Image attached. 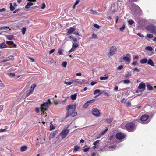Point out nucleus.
Masks as SVG:
<instances>
[{
  "label": "nucleus",
  "mask_w": 156,
  "mask_h": 156,
  "mask_svg": "<svg viewBox=\"0 0 156 156\" xmlns=\"http://www.w3.org/2000/svg\"><path fill=\"white\" fill-rule=\"evenodd\" d=\"M97 93H99V94L98 95H96L95 96V97H97L101 94V93H100V90L97 89L96 90L94 91V95L96 94Z\"/></svg>",
  "instance_id": "20"
},
{
  "label": "nucleus",
  "mask_w": 156,
  "mask_h": 156,
  "mask_svg": "<svg viewBox=\"0 0 156 156\" xmlns=\"http://www.w3.org/2000/svg\"><path fill=\"white\" fill-rule=\"evenodd\" d=\"M90 149V148L89 147H88L87 148H85V149H83V151H84V152H87Z\"/></svg>",
  "instance_id": "54"
},
{
  "label": "nucleus",
  "mask_w": 156,
  "mask_h": 156,
  "mask_svg": "<svg viewBox=\"0 0 156 156\" xmlns=\"http://www.w3.org/2000/svg\"><path fill=\"white\" fill-rule=\"evenodd\" d=\"M26 30V28L25 27H23L22 28V32L23 35H24L25 33Z\"/></svg>",
  "instance_id": "39"
},
{
  "label": "nucleus",
  "mask_w": 156,
  "mask_h": 156,
  "mask_svg": "<svg viewBox=\"0 0 156 156\" xmlns=\"http://www.w3.org/2000/svg\"><path fill=\"white\" fill-rule=\"evenodd\" d=\"M33 91L31 90L30 89L29 91H27V94L26 95V97H28L31 94Z\"/></svg>",
  "instance_id": "28"
},
{
  "label": "nucleus",
  "mask_w": 156,
  "mask_h": 156,
  "mask_svg": "<svg viewBox=\"0 0 156 156\" xmlns=\"http://www.w3.org/2000/svg\"><path fill=\"white\" fill-rule=\"evenodd\" d=\"M147 37L150 38H152L153 37V35L151 34H147Z\"/></svg>",
  "instance_id": "44"
},
{
  "label": "nucleus",
  "mask_w": 156,
  "mask_h": 156,
  "mask_svg": "<svg viewBox=\"0 0 156 156\" xmlns=\"http://www.w3.org/2000/svg\"><path fill=\"white\" fill-rule=\"evenodd\" d=\"M117 49L116 47L115 46H113L111 47L109 52L108 54V56L109 57L112 56L116 51Z\"/></svg>",
  "instance_id": "6"
},
{
  "label": "nucleus",
  "mask_w": 156,
  "mask_h": 156,
  "mask_svg": "<svg viewBox=\"0 0 156 156\" xmlns=\"http://www.w3.org/2000/svg\"><path fill=\"white\" fill-rule=\"evenodd\" d=\"M6 44L8 45H13V47L14 48H16L17 45L14 43L12 41H7Z\"/></svg>",
  "instance_id": "19"
},
{
  "label": "nucleus",
  "mask_w": 156,
  "mask_h": 156,
  "mask_svg": "<svg viewBox=\"0 0 156 156\" xmlns=\"http://www.w3.org/2000/svg\"><path fill=\"white\" fill-rule=\"evenodd\" d=\"M94 26L96 28L99 29L100 28V26L97 24H94Z\"/></svg>",
  "instance_id": "49"
},
{
  "label": "nucleus",
  "mask_w": 156,
  "mask_h": 156,
  "mask_svg": "<svg viewBox=\"0 0 156 156\" xmlns=\"http://www.w3.org/2000/svg\"><path fill=\"white\" fill-rule=\"evenodd\" d=\"M67 33L69 34L74 32L76 29L75 28H73V27H71L69 29H67Z\"/></svg>",
  "instance_id": "16"
},
{
  "label": "nucleus",
  "mask_w": 156,
  "mask_h": 156,
  "mask_svg": "<svg viewBox=\"0 0 156 156\" xmlns=\"http://www.w3.org/2000/svg\"><path fill=\"white\" fill-rule=\"evenodd\" d=\"M90 11L92 12V14H93L95 15L98 14V12L96 11H94L92 9H91L90 10Z\"/></svg>",
  "instance_id": "43"
},
{
  "label": "nucleus",
  "mask_w": 156,
  "mask_h": 156,
  "mask_svg": "<svg viewBox=\"0 0 156 156\" xmlns=\"http://www.w3.org/2000/svg\"><path fill=\"white\" fill-rule=\"evenodd\" d=\"M77 114V112L75 111H69L67 112L66 114V117H67L69 116H71L72 117H74L76 116Z\"/></svg>",
  "instance_id": "12"
},
{
  "label": "nucleus",
  "mask_w": 156,
  "mask_h": 156,
  "mask_svg": "<svg viewBox=\"0 0 156 156\" xmlns=\"http://www.w3.org/2000/svg\"><path fill=\"white\" fill-rule=\"evenodd\" d=\"M37 85L35 84H33L32 85L30 90H32V91H34V88H35V87H36Z\"/></svg>",
  "instance_id": "34"
},
{
  "label": "nucleus",
  "mask_w": 156,
  "mask_h": 156,
  "mask_svg": "<svg viewBox=\"0 0 156 156\" xmlns=\"http://www.w3.org/2000/svg\"><path fill=\"white\" fill-rule=\"evenodd\" d=\"M147 62L148 64L152 66H154V62L151 59H150L148 60H147Z\"/></svg>",
  "instance_id": "21"
},
{
  "label": "nucleus",
  "mask_w": 156,
  "mask_h": 156,
  "mask_svg": "<svg viewBox=\"0 0 156 156\" xmlns=\"http://www.w3.org/2000/svg\"><path fill=\"white\" fill-rule=\"evenodd\" d=\"M97 83V82H94V81L92 82L91 83V85L92 86H93L94 85L96 84Z\"/></svg>",
  "instance_id": "61"
},
{
  "label": "nucleus",
  "mask_w": 156,
  "mask_h": 156,
  "mask_svg": "<svg viewBox=\"0 0 156 156\" xmlns=\"http://www.w3.org/2000/svg\"><path fill=\"white\" fill-rule=\"evenodd\" d=\"M138 88L139 89H143V91L145 89V84L143 82H141L140 83Z\"/></svg>",
  "instance_id": "17"
},
{
  "label": "nucleus",
  "mask_w": 156,
  "mask_h": 156,
  "mask_svg": "<svg viewBox=\"0 0 156 156\" xmlns=\"http://www.w3.org/2000/svg\"><path fill=\"white\" fill-rule=\"evenodd\" d=\"M132 8L135 15L142 13V10L137 5L134 3H133L132 5Z\"/></svg>",
  "instance_id": "3"
},
{
  "label": "nucleus",
  "mask_w": 156,
  "mask_h": 156,
  "mask_svg": "<svg viewBox=\"0 0 156 156\" xmlns=\"http://www.w3.org/2000/svg\"><path fill=\"white\" fill-rule=\"evenodd\" d=\"M55 51V49H53L52 50H51L49 52V54H51V53L54 52Z\"/></svg>",
  "instance_id": "59"
},
{
  "label": "nucleus",
  "mask_w": 156,
  "mask_h": 156,
  "mask_svg": "<svg viewBox=\"0 0 156 156\" xmlns=\"http://www.w3.org/2000/svg\"><path fill=\"white\" fill-rule=\"evenodd\" d=\"M7 58H8V60H13L14 59V56L13 55H10Z\"/></svg>",
  "instance_id": "36"
},
{
  "label": "nucleus",
  "mask_w": 156,
  "mask_h": 156,
  "mask_svg": "<svg viewBox=\"0 0 156 156\" xmlns=\"http://www.w3.org/2000/svg\"><path fill=\"white\" fill-rule=\"evenodd\" d=\"M92 113L95 116L98 117L100 116V112L99 110L96 108H94L92 109Z\"/></svg>",
  "instance_id": "7"
},
{
  "label": "nucleus",
  "mask_w": 156,
  "mask_h": 156,
  "mask_svg": "<svg viewBox=\"0 0 156 156\" xmlns=\"http://www.w3.org/2000/svg\"><path fill=\"white\" fill-rule=\"evenodd\" d=\"M10 10L11 11H13L15 9L14 6L12 5V3H10Z\"/></svg>",
  "instance_id": "31"
},
{
  "label": "nucleus",
  "mask_w": 156,
  "mask_h": 156,
  "mask_svg": "<svg viewBox=\"0 0 156 156\" xmlns=\"http://www.w3.org/2000/svg\"><path fill=\"white\" fill-rule=\"evenodd\" d=\"M76 108V105L75 104L69 105L67 108V112L69 111H71V112L74 111L75 110Z\"/></svg>",
  "instance_id": "11"
},
{
  "label": "nucleus",
  "mask_w": 156,
  "mask_h": 156,
  "mask_svg": "<svg viewBox=\"0 0 156 156\" xmlns=\"http://www.w3.org/2000/svg\"><path fill=\"white\" fill-rule=\"evenodd\" d=\"M67 64V62H64L62 63V65L63 67H66V66Z\"/></svg>",
  "instance_id": "50"
},
{
  "label": "nucleus",
  "mask_w": 156,
  "mask_h": 156,
  "mask_svg": "<svg viewBox=\"0 0 156 156\" xmlns=\"http://www.w3.org/2000/svg\"><path fill=\"white\" fill-rule=\"evenodd\" d=\"M51 104V102L50 99H48L47 101L41 105L40 109L41 110L47 111L48 108Z\"/></svg>",
  "instance_id": "2"
},
{
  "label": "nucleus",
  "mask_w": 156,
  "mask_h": 156,
  "mask_svg": "<svg viewBox=\"0 0 156 156\" xmlns=\"http://www.w3.org/2000/svg\"><path fill=\"white\" fill-rule=\"evenodd\" d=\"M145 29L150 32L156 34V27L153 25H148L145 27Z\"/></svg>",
  "instance_id": "4"
},
{
  "label": "nucleus",
  "mask_w": 156,
  "mask_h": 156,
  "mask_svg": "<svg viewBox=\"0 0 156 156\" xmlns=\"http://www.w3.org/2000/svg\"><path fill=\"white\" fill-rule=\"evenodd\" d=\"M55 126H53V125L52 124L51 122L50 123V130H53L55 129Z\"/></svg>",
  "instance_id": "38"
},
{
  "label": "nucleus",
  "mask_w": 156,
  "mask_h": 156,
  "mask_svg": "<svg viewBox=\"0 0 156 156\" xmlns=\"http://www.w3.org/2000/svg\"><path fill=\"white\" fill-rule=\"evenodd\" d=\"M125 28V25L124 24L122 25V27H120L119 28V30H120L121 31H122L124 30Z\"/></svg>",
  "instance_id": "45"
},
{
  "label": "nucleus",
  "mask_w": 156,
  "mask_h": 156,
  "mask_svg": "<svg viewBox=\"0 0 156 156\" xmlns=\"http://www.w3.org/2000/svg\"><path fill=\"white\" fill-rule=\"evenodd\" d=\"M137 62L136 61H134L132 63V65L136 66L137 65Z\"/></svg>",
  "instance_id": "55"
},
{
  "label": "nucleus",
  "mask_w": 156,
  "mask_h": 156,
  "mask_svg": "<svg viewBox=\"0 0 156 156\" xmlns=\"http://www.w3.org/2000/svg\"><path fill=\"white\" fill-rule=\"evenodd\" d=\"M6 37L7 39L9 40H11L14 39V36L13 35H9Z\"/></svg>",
  "instance_id": "26"
},
{
  "label": "nucleus",
  "mask_w": 156,
  "mask_h": 156,
  "mask_svg": "<svg viewBox=\"0 0 156 156\" xmlns=\"http://www.w3.org/2000/svg\"><path fill=\"white\" fill-rule=\"evenodd\" d=\"M145 49L146 50H147L151 52L150 54L149 55H151L154 53V50H153L152 47L151 46H147L145 48Z\"/></svg>",
  "instance_id": "15"
},
{
  "label": "nucleus",
  "mask_w": 156,
  "mask_h": 156,
  "mask_svg": "<svg viewBox=\"0 0 156 156\" xmlns=\"http://www.w3.org/2000/svg\"><path fill=\"white\" fill-rule=\"evenodd\" d=\"M108 76H105V77L102 76V77H100V79L101 80H105L108 79Z\"/></svg>",
  "instance_id": "42"
},
{
  "label": "nucleus",
  "mask_w": 156,
  "mask_h": 156,
  "mask_svg": "<svg viewBox=\"0 0 156 156\" xmlns=\"http://www.w3.org/2000/svg\"><path fill=\"white\" fill-rule=\"evenodd\" d=\"M35 111L37 113H39L40 110L39 108L38 107H37L35 108Z\"/></svg>",
  "instance_id": "58"
},
{
  "label": "nucleus",
  "mask_w": 156,
  "mask_h": 156,
  "mask_svg": "<svg viewBox=\"0 0 156 156\" xmlns=\"http://www.w3.org/2000/svg\"><path fill=\"white\" fill-rule=\"evenodd\" d=\"M113 120L112 118H108L106 120V122L108 123L111 122Z\"/></svg>",
  "instance_id": "32"
},
{
  "label": "nucleus",
  "mask_w": 156,
  "mask_h": 156,
  "mask_svg": "<svg viewBox=\"0 0 156 156\" xmlns=\"http://www.w3.org/2000/svg\"><path fill=\"white\" fill-rule=\"evenodd\" d=\"M33 4L31 2H28L27 5L25 6V8L26 9H28L30 8V6H33Z\"/></svg>",
  "instance_id": "23"
},
{
  "label": "nucleus",
  "mask_w": 156,
  "mask_h": 156,
  "mask_svg": "<svg viewBox=\"0 0 156 156\" xmlns=\"http://www.w3.org/2000/svg\"><path fill=\"white\" fill-rule=\"evenodd\" d=\"M128 73L129 72H128ZM131 76V74L130 73H128L125 75V77L126 78H130Z\"/></svg>",
  "instance_id": "41"
},
{
  "label": "nucleus",
  "mask_w": 156,
  "mask_h": 156,
  "mask_svg": "<svg viewBox=\"0 0 156 156\" xmlns=\"http://www.w3.org/2000/svg\"><path fill=\"white\" fill-rule=\"evenodd\" d=\"M77 93H75L73 95H72L70 96V97L72 100H76V98Z\"/></svg>",
  "instance_id": "27"
},
{
  "label": "nucleus",
  "mask_w": 156,
  "mask_h": 156,
  "mask_svg": "<svg viewBox=\"0 0 156 156\" xmlns=\"http://www.w3.org/2000/svg\"><path fill=\"white\" fill-rule=\"evenodd\" d=\"M147 86L148 89L149 90H153V87L150 84H148L147 85Z\"/></svg>",
  "instance_id": "30"
},
{
  "label": "nucleus",
  "mask_w": 156,
  "mask_h": 156,
  "mask_svg": "<svg viewBox=\"0 0 156 156\" xmlns=\"http://www.w3.org/2000/svg\"><path fill=\"white\" fill-rule=\"evenodd\" d=\"M137 35L140 37H144L143 35L140 33H138L137 34Z\"/></svg>",
  "instance_id": "62"
},
{
  "label": "nucleus",
  "mask_w": 156,
  "mask_h": 156,
  "mask_svg": "<svg viewBox=\"0 0 156 156\" xmlns=\"http://www.w3.org/2000/svg\"><path fill=\"white\" fill-rule=\"evenodd\" d=\"M7 47V45L5 43L3 42L0 44V49H2L4 48H6Z\"/></svg>",
  "instance_id": "25"
},
{
  "label": "nucleus",
  "mask_w": 156,
  "mask_h": 156,
  "mask_svg": "<svg viewBox=\"0 0 156 156\" xmlns=\"http://www.w3.org/2000/svg\"><path fill=\"white\" fill-rule=\"evenodd\" d=\"M74 147V151H77L79 149V147L77 145L75 146Z\"/></svg>",
  "instance_id": "48"
},
{
  "label": "nucleus",
  "mask_w": 156,
  "mask_h": 156,
  "mask_svg": "<svg viewBox=\"0 0 156 156\" xmlns=\"http://www.w3.org/2000/svg\"><path fill=\"white\" fill-rule=\"evenodd\" d=\"M108 129V128H106L102 132L100 133L101 136H102L105 134L106 133V132L107 131Z\"/></svg>",
  "instance_id": "29"
},
{
  "label": "nucleus",
  "mask_w": 156,
  "mask_h": 156,
  "mask_svg": "<svg viewBox=\"0 0 156 156\" xmlns=\"http://www.w3.org/2000/svg\"><path fill=\"white\" fill-rule=\"evenodd\" d=\"M9 28V27H7V26H2L0 28V29H5L6 28Z\"/></svg>",
  "instance_id": "57"
},
{
  "label": "nucleus",
  "mask_w": 156,
  "mask_h": 156,
  "mask_svg": "<svg viewBox=\"0 0 156 156\" xmlns=\"http://www.w3.org/2000/svg\"><path fill=\"white\" fill-rule=\"evenodd\" d=\"M126 136L121 132H119L116 135V137L118 140H121L124 139Z\"/></svg>",
  "instance_id": "10"
},
{
  "label": "nucleus",
  "mask_w": 156,
  "mask_h": 156,
  "mask_svg": "<svg viewBox=\"0 0 156 156\" xmlns=\"http://www.w3.org/2000/svg\"><path fill=\"white\" fill-rule=\"evenodd\" d=\"M58 130H57L52 132L49 136L50 137L52 138H53L58 133Z\"/></svg>",
  "instance_id": "18"
},
{
  "label": "nucleus",
  "mask_w": 156,
  "mask_h": 156,
  "mask_svg": "<svg viewBox=\"0 0 156 156\" xmlns=\"http://www.w3.org/2000/svg\"><path fill=\"white\" fill-rule=\"evenodd\" d=\"M123 67L124 66L123 65H120L118 66L117 68V69L121 70L123 68Z\"/></svg>",
  "instance_id": "51"
},
{
  "label": "nucleus",
  "mask_w": 156,
  "mask_h": 156,
  "mask_svg": "<svg viewBox=\"0 0 156 156\" xmlns=\"http://www.w3.org/2000/svg\"><path fill=\"white\" fill-rule=\"evenodd\" d=\"M54 104H55V105H57L58 104L60 103H59V101L56 100H55L54 101Z\"/></svg>",
  "instance_id": "56"
},
{
  "label": "nucleus",
  "mask_w": 156,
  "mask_h": 156,
  "mask_svg": "<svg viewBox=\"0 0 156 156\" xmlns=\"http://www.w3.org/2000/svg\"><path fill=\"white\" fill-rule=\"evenodd\" d=\"M126 129L129 132H132L136 129V125L133 122H129L125 126Z\"/></svg>",
  "instance_id": "1"
},
{
  "label": "nucleus",
  "mask_w": 156,
  "mask_h": 156,
  "mask_svg": "<svg viewBox=\"0 0 156 156\" xmlns=\"http://www.w3.org/2000/svg\"><path fill=\"white\" fill-rule=\"evenodd\" d=\"M58 53L59 55H63V54L62 53V49L61 48H59L58 49Z\"/></svg>",
  "instance_id": "37"
},
{
  "label": "nucleus",
  "mask_w": 156,
  "mask_h": 156,
  "mask_svg": "<svg viewBox=\"0 0 156 156\" xmlns=\"http://www.w3.org/2000/svg\"><path fill=\"white\" fill-rule=\"evenodd\" d=\"M71 81H72V84H74L76 85L78 84L81 85L83 84L82 83L81 81H79V79L73 80Z\"/></svg>",
  "instance_id": "14"
},
{
  "label": "nucleus",
  "mask_w": 156,
  "mask_h": 156,
  "mask_svg": "<svg viewBox=\"0 0 156 156\" xmlns=\"http://www.w3.org/2000/svg\"><path fill=\"white\" fill-rule=\"evenodd\" d=\"M64 83L65 84H66L67 85H71V84H72V81L71 82L66 81L64 82Z\"/></svg>",
  "instance_id": "47"
},
{
  "label": "nucleus",
  "mask_w": 156,
  "mask_h": 156,
  "mask_svg": "<svg viewBox=\"0 0 156 156\" xmlns=\"http://www.w3.org/2000/svg\"><path fill=\"white\" fill-rule=\"evenodd\" d=\"M126 56L123 57L122 59L126 62L128 63H129L131 62V56L129 53H127L126 54Z\"/></svg>",
  "instance_id": "8"
},
{
  "label": "nucleus",
  "mask_w": 156,
  "mask_h": 156,
  "mask_svg": "<svg viewBox=\"0 0 156 156\" xmlns=\"http://www.w3.org/2000/svg\"><path fill=\"white\" fill-rule=\"evenodd\" d=\"M147 59L146 58H144L142 59L140 62V63L141 64H145L147 62Z\"/></svg>",
  "instance_id": "24"
},
{
  "label": "nucleus",
  "mask_w": 156,
  "mask_h": 156,
  "mask_svg": "<svg viewBox=\"0 0 156 156\" xmlns=\"http://www.w3.org/2000/svg\"><path fill=\"white\" fill-rule=\"evenodd\" d=\"M115 139V136L114 135H111L109 137V140H112Z\"/></svg>",
  "instance_id": "40"
},
{
  "label": "nucleus",
  "mask_w": 156,
  "mask_h": 156,
  "mask_svg": "<svg viewBox=\"0 0 156 156\" xmlns=\"http://www.w3.org/2000/svg\"><path fill=\"white\" fill-rule=\"evenodd\" d=\"M46 6L45 4L44 3H43L42 4V6L41 7V9H44L45 8Z\"/></svg>",
  "instance_id": "60"
},
{
  "label": "nucleus",
  "mask_w": 156,
  "mask_h": 156,
  "mask_svg": "<svg viewBox=\"0 0 156 156\" xmlns=\"http://www.w3.org/2000/svg\"><path fill=\"white\" fill-rule=\"evenodd\" d=\"M69 132V129H64L62 130L60 133V135L61 136L62 139H64Z\"/></svg>",
  "instance_id": "9"
},
{
  "label": "nucleus",
  "mask_w": 156,
  "mask_h": 156,
  "mask_svg": "<svg viewBox=\"0 0 156 156\" xmlns=\"http://www.w3.org/2000/svg\"><path fill=\"white\" fill-rule=\"evenodd\" d=\"M27 147L26 146H23L20 148V150L21 152H23L27 150Z\"/></svg>",
  "instance_id": "22"
},
{
  "label": "nucleus",
  "mask_w": 156,
  "mask_h": 156,
  "mask_svg": "<svg viewBox=\"0 0 156 156\" xmlns=\"http://www.w3.org/2000/svg\"><path fill=\"white\" fill-rule=\"evenodd\" d=\"M79 46V44L78 43H74L72 45V48L69 51V53H70L71 52L75 51V48H77Z\"/></svg>",
  "instance_id": "13"
},
{
  "label": "nucleus",
  "mask_w": 156,
  "mask_h": 156,
  "mask_svg": "<svg viewBox=\"0 0 156 156\" xmlns=\"http://www.w3.org/2000/svg\"><path fill=\"white\" fill-rule=\"evenodd\" d=\"M130 83V81L129 80L126 79L123 81V83L124 84H128Z\"/></svg>",
  "instance_id": "33"
},
{
  "label": "nucleus",
  "mask_w": 156,
  "mask_h": 156,
  "mask_svg": "<svg viewBox=\"0 0 156 156\" xmlns=\"http://www.w3.org/2000/svg\"><path fill=\"white\" fill-rule=\"evenodd\" d=\"M128 23L129 24L132 25L134 23V22L133 20H130L128 21Z\"/></svg>",
  "instance_id": "46"
},
{
  "label": "nucleus",
  "mask_w": 156,
  "mask_h": 156,
  "mask_svg": "<svg viewBox=\"0 0 156 156\" xmlns=\"http://www.w3.org/2000/svg\"><path fill=\"white\" fill-rule=\"evenodd\" d=\"M133 70L134 71H136L137 72H139V70L137 67L133 69Z\"/></svg>",
  "instance_id": "63"
},
{
  "label": "nucleus",
  "mask_w": 156,
  "mask_h": 156,
  "mask_svg": "<svg viewBox=\"0 0 156 156\" xmlns=\"http://www.w3.org/2000/svg\"><path fill=\"white\" fill-rule=\"evenodd\" d=\"M97 37V35L94 33H93L92 35V38H96Z\"/></svg>",
  "instance_id": "52"
},
{
  "label": "nucleus",
  "mask_w": 156,
  "mask_h": 156,
  "mask_svg": "<svg viewBox=\"0 0 156 156\" xmlns=\"http://www.w3.org/2000/svg\"><path fill=\"white\" fill-rule=\"evenodd\" d=\"M104 95L108 97H109L110 96L109 94L108 93L106 92H104Z\"/></svg>",
  "instance_id": "64"
},
{
  "label": "nucleus",
  "mask_w": 156,
  "mask_h": 156,
  "mask_svg": "<svg viewBox=\"0 0 156 156\" xmlns=\"http://www.w3.org/2000/svg\"><path fill=\"white\" fill-rule=\"evenodd\" d=\"M149 118V115L147 114H145L142 115L140 118V120L144 124H147L150 122L147 120Z\"/></svg>",
  "instance_id": "5"
},
{
  "label": "nucleus",
  "mask_w": 156,
  "mask_h": 156,
  "mask_svg": "<svg viewBox=\"0 0 156 156\" xmlns=\"http://www.w3.org/2000/svg\"><path fill=\"white\" fill-rule=\"evenodd\" d=\"M99 140H97V141H96L94 142L93 144L94 145H97L99 143Z\"/></svg>",
  "instance_id": "53"
},
{
  "label": "nucleus",
  "mask_w": 156,
  "mask_h": 156,
  "mask_svg": "<svg viewBox=\"0 0 156 156\" xmlns=\"http://www.w3.org/2000/svg\"><path fill=\"white\" fill-rule=\"evenodd\" d=\"M89 102L88 101L85 103L83 105V107L85 108H87L89 106Z\"/></svg>",
  "instance_id": "35"
}]
</instances>
